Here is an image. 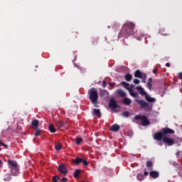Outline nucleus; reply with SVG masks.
Returning a JSON list of instances; mask_svg holds the SVG:
<instances>
[{
	"instance_id": "f257e3e1",
	"label": "nucleus",
	"mask_w": 182,
	"mask_h": 182,
	"mask_svg": "<svg viewBox=\"0 0 182 182\" xmlns=\"http://www.w3.org/2000/svg\"><path fill=\"white\" fill-rule=\"evenodd\" d=\"M136 24L132 21H127L124 26V30H122L119 36H132L134 35L136 36V32H134V28Z\"/></svg>"
},
{
	"instance_id": "f03ea898",
	"label": "nucleus",
	"mask_w": 182,
	"mask_h": 182,
	"mask_svg": "<svg viewBox=\"0 0 182 182\" xmlns=\"http://www.w3.org/2000/svg\"><path fill=\"white\" fill-rule=\"evenodd\" d=\"M175 132L173 129L168 127L163 128L160 132H156L154 135V140L156 141H161L167 134H174Z\"/></svg>"
},
{
	"instance_id": "7ed1b4c3",
	"label": "nucleus",
	"mask_w": 182,
	"mask_h": 182,
	"mask_svg": "<svg viewBox=\"0 0 182 182\" xmlns=\"http://www.w3.org/2000/svg\"><path fill=\"white\" fill-rule=\"evenodd\" d=\"M88 95L91 103L94 105V107H99V94L96 88L92 87L88 90Z\"/></svg>"
},
{
	"instance_id": "20e7f679",
	"label": "nucleus",
	"mask_w": 182,
	"mask_h": 182,
	"mask_svg": "<svg viewBox=\"0 0 182 182\" xmlns=\"http://www.w3.org/2000/svg\"><path fill=\"white\" fill-rule=\"evenodd\" d=\"M135 102L139 105L141 109H144L146 112H151V105H150L149 102L144 101V100H136Z\"/></svg>"
},
{
	"instance_id": "39448f33",
	"label": "nucleus",
	"mask_w": 182,
	"mask_h": 182,
	"mask_svg": "<svg viewBox=\"0 0 182 182\" xmlns=\"http://www.w3.org/2000/svg\"><path fill=\"white\" fill-rule=\"evenodd\" d=\"M134 120H141V124L142 126H149V124H150V121H149L147 117L144 115H136L134 117Z\"/></svg>"
},
{
	"instance_id": "423d86ee",
	"label": "nucleus",
	"mask_w": 182,
	"mask_h": 182,
	"mask_svg": "<svg viewBox=\"0 0 182 182\" xmlns=\"http://www.w3.org/2000/svg\"><path fill=\"white\" fill-rule=\"evenodd\" d=\"M109 107L114 110L115 109H119L120 106L117 105V101L114 98H112L109 102Z\"/></svg>"
},
{
	"instance_id": "0eeeda50",
	"label": "nucleus",
	"mask_w": 182,
	"mask_h": 182,
	"mask_svg": "<svg viewBox=\"0 0 182 182\" xmlns=\"http://www.w3.org/2000/svg\"><path fill=\"white\" fill-rule=\"evenodd\" d=\"M163 141L164 143H166L168 146H173L174 144V139H170L166 136H164Z\"/></svg>"
},
{
	"instance_id": "6e6552de",
	"label": "nucleus",
	"mask_w": 182,
	"mask_h": 182,
	"mask_svg": "<svg viewBox=\"0 0 182 182\" xmlns=\"http://www.w3.org/2000/svg\"><path fill=\"white\" fill-rule=\"evenodd\" d=\"M58 171L59 173H61V174H68V169H66V167L63 164L59 165Z\"/></svg>"
},
{
	"instance_id": "1a4fd4ad",
	"label": "nucleus",
	"mask_w": 182,
	"mask_h": 182,
	"mask_svg": "<svg viewBox=\"0 0 182 182\" xmlns=\"http://www.w3.org/2000/svg\"><path fill=\"white\" fill-rule=\"evenodd\" d=\"M7 163L9 164V167L10 169L15 168L16 167H18V164L15 161H12L11 159H9L7 161Z\"/></svg>"
},
{
	"instance_id": "9d476101",
	"label": "nucleus",
	"mask_w": 182,
	"mask_h": 182,
	"mask_svg": "<svg viewBox=\"0 0 182 182\" xmlns=\"http://www.w3.org/2000/svg\"><path fill=\"white\" fill-rule=\"evenodd\" d=\"M149 176L151 177V178H159L160 176V173L157 171H151L149 172Z\"/></svg>"
},
{
	"instance_id": "9b49d317",
	"label": "nucleus",
	"mask_w": 182,
	"mask_h": 182,
	"mask_svg": "<svg viewBox=\"0 0 182 182\" xmlns=\"http://www.w3.org/2000/svg\"><path fill=\"white\" fill-rule=\"evenodd\" d=\"M31 126L33 129H35V130H38V129L39 128V120L38 119L32 120Z\"/></svg>"
},
{
	"instance_id": "f8f14e48",
	"label": "nucleus",
	"mask_w": 182,
	"mask_h": 182,
	"mask_svg": "<svg viewBox=\"0 0 182 182\" xmlns=\"http://www.w3.org/2000/svg\"><path fill=\"white\" fill-rule=\"evenodd\" d=\"M11 176H18L19 174V166H16V168H11Z\"/></svg>"
},
{
	"instance_id": "ddd939ff",
	"label": "nucleus",
	"mask_w": 182,
	"mask_h": 182,
	"mask_svg": "<svg viewBox=\"0 0 182 182\" xmlns=\"http://www.w3.org/2000/svg\"><path fill=\"white\" fill-rule=\"evenodd\" d=\"M111 132H119L120 130V126L117 124H114L109 129Z\"/></svg>"
},
{
	"instance_id": "4468645a",
	"label": "nucleus",
	"mask_w": 182,
	"mask_h": 182,
	"mask_svg": "<svg viewBox=\"0 0 182 182\" xmlns=\"http://www.w3.org/2000/svg\"><path fill=\"white\" fill-rule=\"evenodd\" d=\"M136 90L139 92V94L141 96H145L147 95V92H145L144 89L140 86L136 87Z\"/></svg>"
},
{
	"instance_id": "2eb2a0df",
	"label": "nucleus",
	"mask_w": 182,
	"mask_h": 182,
	"mask_svg": "<svg viewBox=\"0 0 182 182\" xmlns=\"http://www.w3.org/2000/svg\"><path fill=\"white\" fill-rule=\"evenodd\" d=\"M116 93L118 96H120L121 97H126L127 96L126 92H124V91H123V90L122 89L117 90Z\"/></svg>"
},
{
	"instance_id": "dca6fc26",
	"label": "nucleus",
	"mask_w": 182,
	"mask_h": 182,
	"mask_svg": "<svg viewBox=\"0 0 182 182\" xmlns=\"http://www.w3.org/2000/svg\"><path fill=\"white\" fill-rule=\"evenodd\" d=\"M122 102L125 106H130V105H132V100L128 97H125L123 99Z\"/></svg>"
},
{
	"instance_id": "f3484780",
	"label": "nucleus",
	"mask_w": 182,
	"mask_h": 182,
	"mask_svg": "<svg viewBox=\"0 0 182 182\" xmlns=\"http://www.w3.org/2000/svg\"><path fill=\"white\" fill-rule=\"evenodd\" d=\"M83 161V159L77 157L75 159H73V163L75 164V166H79L80 163Z\"/></svg>"
},
{
	"instance_id": "a211bd4d",
	"label": "nucleus",
	"mask_w": 182,
	"mask_h": 182,
	"mask_svg": "<svg viewBox=\"0 0 182 182\" xmlns=\"http://www.w3.org/2000/svg\"><path fill=\"white\" fill-rule=\"evenodd\" d=\"M145 99H146V102H148L149 103H154V102H156V98H153L147 94L145 96Z\"/></svg>"
},
{
	"instance_id": "6ab92c4d",
	"label": "nucleus",
	"mask_w": 182,
	"mask_h": 182,
	"mask_svg": "<svg viewBox=\"0 0 182 182\" xmlns=\"http://www.w3.org/2000/svg\"><path fill=\"white\" fill-rule=\"evenodd\" d=\"M135 77H139V79H141L143 77V74H141V71L139 70H137L134 73Z\"/></svg>"
},
{
	"instance_id": "aec40b11",
	"label": "nucleus",
	"mask_w": 182,
	"mask_h": 182,
	"mask_svg": "<svg viewBox=\"0 0 182 182\" xmlns=\"http://www.w3.org/2000/svg\"><path fill=\"white\" fill-rule=\"evenodd\" d=\"M92 112L97 117H100L102 116V112H100V109H93V112Z\"/></svg>"
},
{
	"instance_id": "412c9836",
	"label": "nucleus",
	"mask_w": 182,
	"mask_h": 182,
	"mask_svg": "<svg viewBox=\"0 0 182 182\" xmlns=\"http://www.w3.org/2000/svg\"><path fill=\"white\" fill-rule=\"evenodd\" d=\"M48 129L50 133H56V128H55V125L50 124Z\"/></svg>"
},
{
	"instance_id": "4be33fe9",
	"label": "nucleus",
	"mask_w": 182,
	"mask_h": 182,
	"mask_svg": "<svg viewBox=\"0 0 182 182\" xmlns=\"http://www.w3.org/2000/svg\"><path fill=\"white\" fill-rule=\"evenodd\" d=\"M151 82H153V79L149 78L147 82V87H148V89H149V90H151V89L153 87V84H151Z\"/></svg>"
},
{
	"instance_id": "5701e85b",
	"label": "nucleus",
	"mask_w": 182,
	"mask_h": 182,
	"mask_svg": "<svg viewBox=\"0 0 182 182\" xmlns=\"http://www.w3.org/2000/svg\"><path fill=\"white\" fill-rule=\"evenodd\" d=\"M125 80H127V82H130V80H132V79H133V75H132L131 74H126L125 77H124Z\"/></svg>"
},
{
	"instance_id": "b1692460",
	"label": "nucleus",
	"mask_w": 182,
	"mask_h": 182,
	"mask_svg": "<svg viewBox=\"0 0 182 182\" xmlns=\"http://www.w3.org/2000/svg\"><path fill=\"white\" fill-rule=\"evenodd\" d=\"M80 175V169H77L74 172L75 178H79V176Z\"/></svg>"
},
{
	"instance_id": "393cba45",
	"label": "nucleus",
	"mask_w": 182,
	"mask_h": 182,
	"mask_svg": "<svg viewBox=\"0 0 182 182\" xmlns=\"http://www.w3.org/2000/svg\"><path fill=\"white\" fill-rule=\"evenodd\" d=\"M136 178L139 181H143V180H144V176H143V173H139Z\"/></svg>"
},
{
	"instance_id": "a878e982",
	"label": "nucleus",
	"mask_w": 182,
	"mask_h": 182,
	"mask_svg": "<svg viewBox=\"0 0 182 182\" xmlns=\"http://www.w3.org/2000/svg\"><path fill=\"white\" fill-rule=\"evenodd\" d=\"M55 150H57L58 151L60 150H62V144L58 143V144H55Z\"/></svg>"
},
{
	"instance_id": "bb28decb",
	"label": "nucleus",
	"mask_w": 182,
	"mask_h": 182,
	"mask_svg": "<svg viewBox=\"0 0 182 182\" xmlns=\"http://www.w3.org/2000/svg\"><path fill=\"white\" fill-rule=\"evenodd\" d=\"M75 140H76V144H77V145L80 144V143H82V141H83V139L79 138V137H77L75 139Z\"/></svg>"
},
{
	"instance_id": "cd10ccee",
	"label": "nucleus",
	"mask_w": 182,
	"mask_h": 182,
	"mask_svg": "<svg viewBox=\"0 0 182 182\" xmlns=\"http://www.w3.org/2000/svg\"><path fill=\"white\" fill-rule=\"evenodd\" d=\"M129 95H131L132 97H137V92H134L132 90H129Z\"/></svg>"
},
{
	"instance_id": "c85d7f7f",
	"label": "nucleus",
	"mask_w": 182,
	"mask_h": 182,
	"mask_svg": "<svg viewBox=\"0 0 182 182\" xmlns=\"http://www.w3.org/2000/svg\"><path fill=\"white\" fill-rule=\"evenodd\" d=\"M122 116L124 117H129V116H130V112H129V111H125L122 112Z\"/></svg>"
},
{
	"instance_id": "c756f323",
	"label": "nucleus",
	"mask_w": 182,
	"mask_h": 182,
	"mask_svg": "<svg viewBox=\"0 0 182 182\" xmlns=\"http://www.w3.org/2000/svg\"><path fill=\"white\" fill-rule=\"evenodd\" d=\"M146 167L150 168V167H153V162L151 161H148L146 162Z\"/></svg>"
},
{
	"instance_id": "7c9ffc66",
	"label": "nucleus",
	"mask_w": 182,
	"mask_h": 182,
	"mask_svg": "<svg viewBox=\"0 0 182 182\" xmlns=\"http://www.w3.org/2000/svg\"><path fill=\"white\" fill-rule=\"evenodd\" d=\"M121 85H122V86H124V87H125L126 89H127V87L129 86V83L124 82V81H122L121 82Z\"/></svg>"
},
{
	"instance_id": "2f4dec72",
	"label": "nucleus",
	"mask_w": 182,
	"mask_h": 182,
	"mask_svg": "<svg viewBox=\"0 0 182 182\" xmlns=\"http://www.w3.org/2000/svg\"><path fill=\"white\" fill-rule=\"evenodd\" d=\"M36 132L34 136H36V137H38V136H41V130H39L38 129H36Z\"/></svg>"
},
{
	"instance_id": "473e14b6",
	"label": "nucleus",
	"mask_w": 182,
	"mask_h": 182,
	"mask_svg": "<svg viewBox=\"0 0 182 182\" xmlns=\"http://www.w3.org/2000/svg\"><path fill=\"white\" fill-rule=\"evenodd\" d=\"M58 180H60V177H59V176H53V182H57Z\"/></svg>"
},
{
	"instance_id": "72a5a7b5",
	"label": "nucleus",
	"mask_w": 182,
	"mask_h": 182,
	"mask_svg": "<svg viewBox=\"0 0 182 182\" xmlns=\"http://www.w3.org/2000/svg\"><path fill=\"white\" fill-rule=\"evenodd\" d=\"M159 32H160V33H161V35H164V36H167V35H168V34H167V33H164V28H161V29L159 31Z\"/></svg>"
},
{
	"instance_id": "f704fd0d",
	"label": "nucleus",
	"mask_w": 182,
	"mask_h": 182,
	"mask_svg": "<svg viewBox=\"0 0 182 182\" xmlns=\"http://www.w3.org/2000/svg\"><path fill=\"white\" fill-rule=\"evenodd\" d=\"M0 145L4 146V147H5V149H8V145H6V144H4L3 141H1V139H0Z\"/></svg>"
},
{
	"instance_id": "c9c22d12",
	"label": "nucleus",
	"mask_w": 182,
	"mask_h": 182,
	"mask_svg": "<svg viewBox=\"0 0 182 182\" xmlns=\"http://www.w3.org/2000/svg\"><path fill=\"white\" fill-rule=\"evenodd\" d=\"M82 163L83 164V166H89V163L86 160L82 159Z\"/></svg>"
},
{
	"instance_id": "e433bc0d",
	"label": "nucleus",
	"mask_w": 182,
	"mask_h": 182,
	"mask_svg": "<svg viewBox=\"0 0 182 182\" xmlns=\"http://www.w3.org/2000/svg\"><path fill=\"white\" fill-rule=\"evenodd\" d=\"M106 86H107V82H106V80H102V87H106Z\"/></svg>"
},
{
	"instance_id": "4c0bfd02",
	"label": "nucleus",
	"mask_w": 182,
	"mask_h": 182,
	"mask_svg": "<svg viewBox=\"0 0 182 182\" xmlns=\"http://www.w3.org/2000/svg\"><path fill=\"white\" fill-rule=\"evenodd\" d=\"M133 82L134 85H139V83H140V81L139 80V79H134Z\"/></svg>"
},
{
	"instance_id": "58836bf2",
	"label": "nucleus",
	"mask_w": 182,
	"mask_h": 182,
	"mask_svg": "<svg viewBox=\"0 0 182 182\" xmlns=\"http://www.w3.org/2000/svg\"><path fill=\"white\" fill-rule=\"evenodd\" d=\"M143 80H142V82H143V83H146V77H147V75L146 74H144V75H143Z\"/></svg>"
},
{
	"instance_id": "ea45409f",
	"label": "nucleus",
	"mask_w": 182,
	"mask_h": 182,
	"mask_svg": "<svg viewBox=\"0 0 182 182\" xmlns=\"http://www.w3.org/2000/svg\"><path fill=\"white\" fill-rule=\"evenodd\" d=\"M114 85H116V83H114V82H109V86H110V87H114Z\"/></svg>"
},
{
	"instance_id": "a19ab883",
	"label": "nucleus",
	"mask_w": 182,
	"mask_h": 182,
	"mask_svg": "<svg viewBox=\"0 0 182 182\" xmlns=\"http://www.w3.org/2000/svg\"><path fill=\"white\" fill-rule=\"evenodd\" d=\"M61 181H62V182H66V181H68V178H61Z\"/></svg>"
},
{
	"instance_id": "79ce46f5",
	"label": "nucleus",
	"mask_w": 182,
	"mask_h": 182,
	"mask_svg": "<svg viewBox=\"0 0 182 182\" xmlns=\"http://www.w3.org/2000/svg\"><path fill=\"white\" fill-rule=\"evenodd\" d=\"M60 127H63V126H65V122H60Z\"/></svg>"
},
{
	"instance_id": "37998d69",
	"label": "nucleus",
	"mask_w": 182,
	"mask_h": 182,
	"mask_svg": "<svg viewBox=\"0 0 182 182\" xmlns=\"http://www.w3.org/2000/svg\"><path fill=\"white\" fill-rule=\"evenodd\" d=\"M144 176H149V171H146V170L144 172Z\"/></svg>"
},
{
	"instance_id": "c03bdc74",
	"label": "nucleus",
	"mask_w": 182,
	"mask_h": 182,
	"mask_svg": "<svg viewBox=\"0 0 182 182\" xmlns=\"http://www.w3.org/2000/svg\"><path fill=\"white\" fill-rule=\"evenodd\" d=\"M178 77L182 80V73H178Z\"/></svg>"
},
{
	"instance_id": "a18cd8bd",
	"label": "nucleus",
	"mask_w": 182,
	"mask_h": 182,
	"mask_svg": "<svg viewBox=\"0 0 182 182\" xmlns=\"http://www.w3.org/2000/svg\"><path fill=\"white\" fill-rule=\"evenodd\" d=\"M165 66H166L167 68H170V63H166Z\"/></svg>"
},
{
	"instance_id": "49530a36",
	"label": "nucleus",
	"mask_w": 182,
	"mask_h": 182,
	"mask_svg": "<svg viewBox=\"0 0 182 182\" xmlns=\"http://www.w3.org/2000/svg\"><path fill=\"white\" fill-rule=\"evenodd\" d=\"M152 72L153 73H157L158 71L157 69L154 68Z\"/></svg>"
},
{
	"instance_id": "de8ad7c7",
	"label": "nucleus",
	"mask_w": 182,
	"mask_h": 182,
	"mask_svg": "<svg viewBox=\"0 0 182 182\" xmlns=\"http://www.w3.org/2000/svg\"><path fill=\"white\" fill-rule=\"evenodd\" d=\"M0 167H2V161L0 159Z\"/></svg>"
},
{
	"instance_id": "09e8293b",
	"label": "nucleus",
	"mask_w": 182,
	"mask_h": 182,
	"mask_svg": "<svg viewBox=\"0 0 182 182\" xmlns=\"http://www.w3.org/2000/svg\"><path fill=\"white\" fill-rule=\"evenodd\" d=\"M61 113H62L63 114H65V111H62Z\"/></svg>"
},
{
	"instance_id": "8fccbe9b",
	"label": "nucleus",
	"mask_w": 182,
	"mask_h": 182,
	"mask_svg": "<svg viewBox=\"0 0 182 182\" xmlns=\"http://www.w3.org/2000/svg\"><path fill=\"white\" fill-rule=\"evenodd\" d=\"M138 41H140V37H137Z\"/></svg>"
},
{
	"instance_id": "3c124183",
	"label": "nucleus",
	"mask_w": 182,
	"mask_h": 182,
	"mask_svg": "<svg viewBox=\"0 0 182 182\" xmlns=\"http://www.w3.org/2000/svg\"><path fill=\"white\" fill-rule=\"evenodd\" d=\"M141 38H143V35H141Z\"/></svg>"
},
{
	"instance_id": "603ef678",
	"label": "nucleus",
	"mask_w": 182,
	"mask_h": 182,
	"mask_svg": "<svg viewBox=\"0 0 182 182\" xmlns=\"http://www.w3.org/2000/svg\"><path fill=\"white\" fill-rule=\"evenodd\" d=\"M82 182H85V181H82Z\"/></svg>"
},
{
	"instance_id": "864d4df0",
	"label": "nucleus",
	"mask_w": 182,
	"mask_h": 182,
	"mask_svg": "<svg viewBox=\"0 0 182 182\" xmlns=\"http://www.w3.org/2000/svg\"><path fill=\"white\" fill-rule=\"evenodd\" d=\"M0 151H1V148H0Z\"/></svg>"
}]
</instances>
